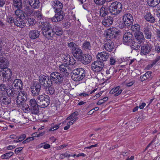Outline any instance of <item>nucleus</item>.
<instances>
[{
    "instance_id": "obj_1",
    "label": "nucleus",
    "mask_w": 160,
    "mask_h": 160,
    "mask_svg": "<svg viewBox=\"0 0 160 160\" xmlns=\"http://www.w3.org/2000/svg\"><path fill=\"white\" fill-rule=\"evenodd\" d=\"M39 26L42 28L44 36L49 39H51L54 34L60 36L63 33L62 28L58 26H55L52 29L51 25L48 22L39 21Z\"/></svg>"
},
{
    "instance_id": "obj_2",
    "label": "nucleus",
    "mask_w": 160,
    "mask_h": 160,
    "mask_svg": "<svg viewBox=\"0 0 160 160\" xmlns=\"http://www.w3.org/2000/svg\"><path fill=\"white\" fill-rule=\"evenodd\" d=\"M133 21L132 15L129 13H124L123 16L122 21H120L119 23V27L123 28L125 26L128 28L132 25Z\"/></svg>"
},
{
    "instance_id": "obj_3",
    "label": "nucleus",
    "mask_w": 160,
    "mask_h": 160,
    "mask_svg": "<svg viewBox=\"0 0 160 160\" xmlns=\"http://www.w3.org/2000/svg\"><path fill=\"white\" fill-rule=\"evenodd\" d=\"M72 79L75 81L82 80L85 76V71L82 68H78L73 70L71 73Z\"/></svg>"
},
{
    "instance_id": "obj_4",
    "label": "nucleus",
    "mask_w": 160,
    "mask_h": 160,
    "mask_svg": "<svg viewBox=\"0 0 160 160\" xmlns=\"http://www.w3.org/2000/svg\"><path fill=\"white\" fill-rule=\"evenodd\" d=\"M37 99L38 104L42 108L47 107L50 101V97L44 94L38 96Z\"/></svg>"
},
{
    "instance_id": "obj_5",
    "label": "nucleus",
    "mask_w": 160,
    "mask_h": 160,
    "mask_svg": "<svg viewBox=\"0 0 160 160\" xmlns=\"http://www.w3.org/2000/svg\"><path fill=\"white\" fill-rule=\"evenodd\" d=\"M122 8L121 3L118 2H114L111 3L109 6L110 12L112 14L117 15L121 12Z\"/></svg>"
},
{
    "instance_id": "obj_6",
    "label": "nucleus",
    "mask_w": 160,
    "mask_h": 160,
    "mask_svg": "<svg viewBox=\"0 0 160 160\" xmlns=\"http://www.w3.org/2000/svg\"><path fill=\"white\" fill-rule=\"evenodd\" d=\"M63 75L59 72H54L52 73L50 76V81L52 83L59 84L63 81Z\"/></svg>"
},
{
    "instance_id": "obj_7",
    "label": "nucleus",
    "mask_w": 160,
    "mask_h": 160,
    "mask_svg": "<svg viewBox=\"0 0 160 160\" xmlns=\"http://www.w3.org/2000/svg\"><path fill=\"white\" fill-rule=\"evenodd\" d=\"M41 88V85L38 82H35L32 84L30 89L32 96L35 97L39 95Z\"/></svg>"
},
{
    "instance_id": "obj_8",
    "label": "nucleus",
    "mask_w": 160,
    "mask_h": 160,
    "mask_svg": "<svg viewBox=\"0 0 160 160\" xmlns=\"http://www.w3.org/2000/svg\"><path fill=\"white\" fill-rule=\"evenodd\" d=\"M104 67V64L100 61H96L92 63V70L95 72L101 71Z\"/></svg>"
},
{
    "instance_id": "obj_9",
    "label": "nucleus",
    "mask_w": 160,
    "mask_h": 160,
    "mask_svg": "<svg viewBox=\"0 0 160 160\" xmlns=\"http://www.w3.org/2000/svg\"><path fill=\"white\" fill-rule=\"evenodd\" d=\"M3 70V72H2L3 80L9 82H11L12 80V70L8 68Z\"/></svg>"
},
{
    "instance_id": "obj_10",
    "label": "nucleus",
    "mask_w": 160,
    "mask_h": 160,
    "mask_svg": "<svg viewBox=\"0 0 160 160\" xmlns=\"http://www.w3.org/2000/svg\"><path fill=\"white\" fill-rule=\"evenodd\" d=\"M52 7L54 10L55 12H63L62 9L63 7L62 4L58 0L52 2L51 3Z\"/></svg>"
},
{
    "instance_id": "obj_11",
    "label": "nucleus",
    "mask_w": 160,
    "mask_h": 160,
    "mask_svg": "<svg viewBox=\"0 0 160 160\" xmlns=\"http://www.w3.org/2000/svg\"><path fill=\"white\" fill-rule=\"evenodd\" d=\"M39 83L43 86L44 87L48 85L52 84L51 82L50 81V78L44 75H40L39 77Z\"/></svg>"
},
{
    "instance_id": "obj_12",
    "label": "nucleus",
    "mask_w": 160,
    "mask_h": 160,
    "mask_svg": "<svg viewBox=\"0 0 160 160\" xmlns=\"http://www.w3.org/2000/svg\"><path fill=\"white\" fill-rule=\"evenodd\" d=\"M133 37L132 34L130 32L125 33L123 37V42L124 44L128 45L133 43Z\"/></svg>"
},
{
    "instance_id": "obj_13",
    "label": "nucleus",
    "mask_w": 160,
    "mask_h": 160,
    "mask_svg": "<svg viewBox=\"0 0 160 160\" xmlns=\"http://www.w3.org/2000/svg\"><path fill=\"white\" fill-rule=\"evenodd\" d=\"M92 58V56L89 54H82L80 55L78 59L83 64H87L91 62Z\"/></svg>"
},
{
    "instance_id": "obj_14",
    "label": "nucleus",
    "mask_w": 160,
    "mask_h": 160,
    "mask_svg": "<svg viewBox=\"0 0 160 160\" xmlns=\"http://www.w3.org/2000/svg\"><path fill=\"white\" fill-rule=\"evenodd\" d=\"M27 95L26 92L24 91H22L19 92H18L17 97L16 103H20L22 102H24L27 99Z\"/></svg>"
},
{
    "instance_id": "obj_15",
    "label": "nucleus",
    "mask_w": 160,
    "mask_h": 160,
    "mask_svg": "<svg viewBox=\"0 0 160 160\" xmlns=\"http://www.w3.org/2000/svg\"><path fill=\"white\" fill-rule=\"evenodd\" d=\"M118 32V31L116 28H110L107 31L106 34L107 38H110V39L111 40L115 38Z\"/></svg>"
},
{
    "instance_id": "obj_16",
    "label": "nucleus",
    "mask_w": 160,
    "mask_h": 160,
    "mask_svg": "<svg viewBox=\"0 0 160 160\" xmlns=\"http://www.w3.org/2000/svg\"><path fill=\"white\" fill-rule=\"evenodd\" d=\"M151 46L149 44H144L141 46V54L142 55L148 54L151 51Z\"/></svg>"
},
{
    "instance_id": "obj_17",
    "label": "nucleus",
    "mask_w": 160,
    "mask_h": 160,
    "mask_svg": "<svg viewBox=\"0 0 160 160\" xmlns=\"http://www.w3.org/2000/svg\"><path fill=\"white\" fill-rule=\"evenodd\" d=\"M55 12L56 13L54 16L52 18V21L54 22H58L62 21L64 17L63 12Z\"/></svg>"
},
{
    "instance_id": "obj_18",
    "label": "nucleus",
    "mask_w": 160,
    "mask_h": 160,
    "mask_svg": "<svg viewBox=\"0 0 160 160\" xmlns=\"http://www.w3.org/2000/svg\"><path fill=\"white\" fill-rule=\"evenodd\" d=\"M114 47V42L111 39H108L104 45V48L105 50L108 52H111Z\"/></svg>"
},
{
    "instance_id": "obj_19",
    "label": "nucleus",
    "mask_w": 160,
    "mask_h": 160,
    "mask_svg": "<svg viewBox=\"0 0 160 160\" xmlns=\"http://www.w3.org/2000/svg\"><path fill=\"white\" fill-rule=\"evenodd\" d=\"M23 18L17 17L15 18L14 22V24L17 27L22 28H24L25 25V22L22 20Z\"/></svg>"
},
{
    "instance_id": "obj_20",
    "label": "nucleus",
    "mask_w": 160,
    "mask_h": 160,
    "mask_svg": "<svg viewBox=\"0 0 160 160\" xmlns=\"http://www.w3.org/2000/svg\"><path fill=\"white\" fill-rule=\"evenodd\" d=\"M110 54L106 52H102L99 53L97 55V57L99 61H106L109 58Z\"/></svg>"
},
{
    "instance_id": "obj_21",
    "label": "nucleus",
    "mask_w": 160,
    "mask_h": 160,
    "mask_svg": "<svg viewBox=\"0 0 160 160\" xmlns=\"http://www.w3.org/2000/svg\"><path fill=\"white\" fill-rule=\"evenodd\" d=\"M145 38L147 39H150L152 38V32L149 27L145 25L143 30Z\"/></svg>"
},
{
    "instance_id": "obj_22",
    "label": "nucleus",
    "mask_w": 160,
    "mask_h": 160,
    "mask_svg": "<svg viewBox=\"0 0 160 160\" xmlns=\"http://www.w3.org/2000/svg\"><path fill=\"white\" fill-rule=\"evenodd\" d=\"M59 69L61 73L66 74V75L68 74L69 67L67 63H63L59 66Z\"/></svg>"
},
{
    "instance_id": "obj_23",
    "label": "nucleus",
    "mask_w": 160,
    "mask_h": 160,
    "mask_svg": "<svg viewBox=\"0 0 160 160\" xmlns=\"http://www.w3.org/2000/svg\"><path fill=\"white\" fill-rule=\"evenodd\" d=\"M9 62L8 60L5 58H0V68L4 69L8 68Z\"/></svg>"
},
{
    "instance_id": "obj_24",
    "label": "nucleus",
    "mask_w": 160,
    "mask_h": 160,
    "mask_svg": "<svg viewBox=\"0 0 160 160\" xmlns=\"http://www.w3.org/2000/svg\"><path fill=\"white\" fill-rule=\"evenodd\" d=\"M113 19L111 16H108L104 18L102 21V24L105 27H109L111 25L113 22Z\"/></svg>"
},
{
    "instance_id": "obj_25",
    "label": "nucleus",
    "mask_w": 160,
    "mask_h": 160,
    "mask_svg": "<svg viewBox=\"0 0 160 160\" xmlns=\"http://www.w3.org/2000/svg\"><path fill=\"white\" fill-rule=\"evenodd\" d=\"M135 38L138 41V43L139 44L142 43L144 40V36L142 32H138L134 34Z\"/></svg>"
},
{
    "instance_id": "obj_26",
    "label": "nucleus",
    "mask_w": 160,
    "mask_h": 160,
    "mask_svg": "<svg viewBox=\"0 0 160 160\" xmlns=\"http://www.w3.org/2000/svg\"><path fill=\"white\" fill-rule=\"evenodd\" d=\"M144 18L148 22L151 23L154 22L155 19L150 12H147L144 14Z\"/></svg>"
},
{
    "instance_id": "obj_27",
    "label": "nucleus",
    "mask_w": 160,
    "mask_h": 160,
    "mask_svg": "<svg viewBox=\"0 0 160 160\" xmlns=\"http://www.w3.org/2000/svg\"><path fill=\"white\" fill-rule=\"evenodd\" d=\"M12 85L15 88L21 90L23 87V83L20 79H17L14 81Z\"/></svg>"
},
{
    "instance_id": "obj_28",
    "label": "nucleus",
    "mask_w": 160,
    "mask_h": 160,
    "mask_svg": "<svg viewBox=\"0 0 160 160\" xmlns=\"http://www.w3.org/2000/svg\"><path fill=\"white\" fill-rule=\"evenodd\" d=\"M1 102L2 104L8 105L11 103V99L8 96H2L1 97Z\"/></svg>"
},
{
    "instance_id": "obj_29",
    "label": "nucleus",
    "mask_w": 160,
    "mask_h": 160,
    "mask_svg": "<svg viewBox=\"0 0 160 160\" xmlns=\"http://www.w3.org/2000/svg\"><path fill=\"white\" fill-rule=\"evenodd\" d=\"M7 93L11 97L14 98H17L18 94L19 91L17 92V91L15 90L13 88H8V90H7Z\"/></svg>"
},
{
    "instance_id": "obj_30",
    "label": "nucleus",
    "mask_w": 160,
    "mask_h": 160,
    "mask_svg": "<svg viewBox=\"0 0 160 160\" xmlns=\"http://www.w3.org/2000/svg\"><path fill=\"white\" fill-rule=\"evenodd\" d=\"M28 2L31 6L34 9H37L39 7V0H29Z\"/></svg>"
},
{
    "instance_id": "obj_31",
    "label": "nucleus",
    "mask_w": 160,
    "mask_h": 160,
    "mask_svg": "<svg viewBox=\"0 0 160 160\" xmlns=\"http://www.w3.org/2000/svg\"><path fill=\"white\" fill-rule=\"evenodd\" d=\"M122 92V90L120 88L119 86L113 88L110 92L111 94H114V96H117L120 95Z\"/></svg>"
},
{
    "instance_id": "obj_32",
    "label": "nucleus",
    "mask_w": 160,
    "mask_h": 160,
    "mask_svg": "<svg viewBox=\"0 0 160 160\" xmlns=\"http://www.w3.org/2000/svg\"><path fill=\"white\" fill-rule=\"evenodd\" d=\"M39 35V32L37 30H31L29 34L30 38L32 39H35L38 37Z\"/></svg>"
},
{
    "instance_id": "obj_33",
    "label": "nucleus",
    "mask_w": 160,
    "mask_h": 160,
    "mask_svg": "<svg viewBox=\"0 0 160 160\" xmlns=\"http://www.w3.org/2000/svg\"><path fill=\"white\" fill-rule=\"evenodd\" d=\"M151 73V72L150 71L147 72L144 75L140 76V80L142 81H143L147 79L148 80H151L152 78Z\"/></svg>"
},
{
    "instance_id": "obj_34",
    "label": "nucleus",
    "mask_w": 160,
    "mask_h": 160,
    "mask_svg": "<svg viewBox=\"0 0 160 160\" xmlns=\"http://www.w3.org/2000/svg\"><path fill=\"white\" fill-rule=\"evenodd\" d=\"M18 106L20 107L24 112L28 111L30 110L28 104L24 102H22L20 103H17Z\"/></svg>"
},
{
    "instance_id": "obj_35",
    "label": "nucleus",
    "mask_w": 160,
    "mask_h": 160,
    "mask_svg": "<svg viewBox=\"0 0 160 160\" xmlns=\"http://www.w3.org/2000/svg\"><path fill=\"white\" fill-rule=\"evenodd\" d=\"M99 12L101 16L104 17L108 14V8L105 6H102L100 9Z\"/></svg>"
},
{
    "instance_id": "obj_36",
    "label": "nucleus",
    "mask_w": 160,
    "mask_h": 160,
    "mask_svg": "<svg viewBox=\"0 0 160 160\" xmlns=\"http://www.w3.org/2000/svg\"><path fill=\"white\" fill-rule=\"evenodd\" d=\"M92 46L90 42L88 41H85L82 44V48L85 51H88L91 50Z\"/></svg>"
},
{
    "instance_id": "obj_37",
    "label": "nucleus",
    "mask_w": 160,
    "mask_h": 160,
    "mask_svg": "<svg viewBox=\"0 0 160 160\" xmlns=\"http://www.w3.org/2000/svg\"><path fill=\"white\" fill-rule=\"evenodd\" d=\"M13 5L15 8H22V0H12Z\"/></svg>"
},
{
    "instance_id": "obj_38",
    "label": "nucleus",
    "mask_w": 160,
    "mask_h": 160,
    "mask_svg": "<svg viewBox=\"0 0 160 160\" xmlns=\"http://www.w3.org/2000/svg\"><path fill=\"white\" fill-rule=\"evenodd\" d=\"M21 8H17L15 11V15L19 18H24L25 17V12L21 10Z\"/></svg>"
},
{
    "instance_id": "obj_39",
    "label": "nucleus",
    "mask_w": 160,
    "mask_h": 160,
    "mask_svg": "<svg viewBox=\"0 0 160 160\" xmlns=\"http://www.w3.org/2000/svg\"><path fill=\"white\" fill-rule=\"evenodd\" d=\"M8 88V85L4 83L0 84V92L2 94L7 92V90Z\"/></svg>"
},
{
    "instance_id": "obj_40",
    "label": "nucleus",
    "mask_w": 160,
    "mask_h": 160,
    "mask_svg": "<svg viewBox=\"0 0 160 160\" xmlns=\"http://www.w3.org/2000/svg\"><path fill=\"white\" fill-rule=\"evenodd\" d=\"M51 84L48 85L46 87H45V89L47 93L49 94H52L55 92L54 88L51 87Z\"/></svg>"
},
{
    "instance_id": "obj_41",
    "label": "nucleus",
    "mask_w": 160,
    "mask_h": 160,
    "mask_svg": "<svg viewBox=\"0 0 160 160\" xmlns=\"http://www.w3.org/2000/svg\"><path fill=\"white\" fill-rule=\"evenodd\" d=\"M34 15L38 20H43L45 18L41 12L38 10L34 12Z\"/></svg>"
},
{
    "instance_id": "obj_42",
    "label": "nucleus",
    "mask_w": 160,
    "mask_h": 160,
    "mask_svg": "<svg viewBox=\"0 0 160 160\" xmlns=\"http://www.w3.org/2000/svg\"><path fill=\"white\" fill-rule=\"evenodd\" d=\"M160 3V0H148V3L151 7H154Z\"/></svg>"
},
{
    "instance_id": "obj_43",
    "label": "nucleus",
    "mask_w": 160,
    "mask_h": 160,
    "mask_svg": "<svg viewBox=\"0 0 160 160\" xmlns=\"http://www.w3.org/2000/svg\"><path fill=\"white\" fill-rule=\"evenodd\" d=\"M72 52L75 57L77 56V54H78V56L79 58L80 57V55L81 54H82V50L78 46L74 50L72 51Z\"/></svg>"
},
{
    "instance_id": "obj_44",
    "label": "nucleus",
    "mask_w": 160,
    "mask_h": 160,
    "mask_svg": "<svg viewBox=\"0 0 160 160\" xmlns=\"http://www.w3.org/2000/svg\"><path fill=\"white\" fill-rule=\"evenodd\" d=\"M29 26H32L36 24L37 21L35 19L33 18H28L27 19Z\"/></svg>"
},
{
    "instance_id": "obj_45",
    "label": "nucleus",
    "mask_w": 160,
    "mask_h": 160,
    "mask_svg": "<svg viewBox=\"0 0 160 160\" xmlns=\"http://www.w3.org/2000/svg\"><path fill=\"white\" fill-rule=\"evenodd\" d=\"M13 152H9L1 155V158L3 159H8L13 156Z\"/></svg>"
},
{
    "instance_id": "obj_46",
    "label": "nucleus",
    "mask_w": 160,
    "mask_h": 160,
    "mask_svg": "<svg viewBox=\"0 0 160 160\" xmlns=\"http://www.w3.org/2000/svg\"><path fill=\"white\" fill-rule=\"evenodd\" d=\"M131 30L136 33L138 32H140V26L137 24L132 25L131 27Z\"/></svg>"
},
{
    "instance_id": "obj_47",
    "label": "nucleus",
    "mask_w": 160,
    "mask_h": 160,
    "mask_svg": "<svg viewBox=\"0 0 160 160\" xmlns=\"http://www.w3.org/2000/svg\"><path fill=\"white\" fill-rule=\"evenodd\" d=\"M68 46L69 48L71 50L72 52L77 47V45L73 42H71L68 43Z\"/></svg>"
},
{
    "instance_id": "obj_48",
    "label": "nucleus",
    "mask_w": 160,
    "mask_h": 160,
    "mask_svg": "<svg viewBox=\"0 0 160 160\" xmlns=\"http://www.w3.org/2000/svg\"><path fill=\"white\" fill-rule=\"evenodd\" d=\"M38 102H37L36 100L34 99H31L29 102V105H30L31 108L36 107L38 106H39V104H38Z\"/></svg>"
},
{
    "instance_id": "obj_49",
    "label": "nucleus",
    "mask_w": 160,
    "mask_h": 160,
    "mask_svg": "<svg viewBox=\"0 0 160 160\" xmlns=\"http://www.w3.org/2000/svg\"><path fill=\"white\" fill-rule=\"evenodd\" d=\"M132 42L133 43H132V44L131 45V47L132 48L135 50H137L140 48L141 44H139L138 42H135L133 41Z\"/></svg>"
},
{
    "instance_id": "obj_50",
    "label": "nucleus",
    "mask_w": 160,
    "mask_h": 160,
    "mask_svg": "<svg viewBox=\"0 0 160 160\" xmlns=\"http://www.w3.org/2000/svg\"><path fill=\"white\" fill-rule=\"evenodd\" d=\"M39 106L31 108V112L32 114L35 115L38 114L39 112Z\"/></svg>"
},
{
    "instance_id": "obj_51",
    "label": "nucleus",
    "mask_w": 160,
    "mask_h": 160,
    "mask_svg": "<svg viewBox=\"0 0 160 160\" xmlns=\"http://www.w3.org/2000/svg\"><path fill=\"white\" fill-rule=\"evenodd\" d=\"M15 19L13 17L7 18L6 19L7 22L10 24H12L14 22Z\"/></svg>"
},
{
    "instance_id": "obj_52",
    "label": "nucleus",
    "mask_w": 160,
    "mask_h": 160,
    "mask_svg": "<svg viewBox=\"0 0 160 160\" xmlns=\"http://www.w3.org/2000/svg\"><path fill=\"white\" fill-rule=\"evenodd\" d=\"M76 61L74 58L72 57H71L69 58V62L68 65H73L76 63Z\"/></svg>"
},
{
    "instance_id": "obj_53",
    "label": "nucleus",
    "mask_w": 160,
    "mask_h": 160,
    "mask_svg": "<svg viewBox=\"0 0 160 160\" xmlns=\"http://www.w3.org/2000/svg\"><path fill=\"white\" fill-rule=\"evenodd\" d=\"M94 1L96 4L101 5L103 4L105 2V0H94Z\"/></svg>"
},
{
    "instance_id": "obj_54",
    "label": "nucleus",
    "mask_w": 160,
    "mask_h": 160,
    "mask_svg": "<svg viewBox=\"0 0 160 160\" xmlns=\"http://www.w3.org/2000/svg\"><path fill=\"white\" fill-rule=\"evenodd\" d=\"M114 70V68L110 67L106 71V72L107 74H109L110 73H113Z\"/></svg>"
},
{
    "instance_id": "obj_55",
    "label": "nucleus",
    "mask_w": 160,
    "mask_h": 160,
    "mask_svg": "<svg viewBox=\"0 0 160 160\" xmlns=\"http://www.w3.org/2000/svg\"><path fill=\"white\" fill-rule=\"evenodd\" d=\"M59 124L55 125V126H52L51 128L49 130V131H54L57 129L59 128Z\"/></svg>"
},
{
    "instance_id": "obj_56",
    "label": "nucleus",
    "mask_w": 160,
    "mask_h": 160,
    "mask_svg": "<svg viewBox=\"0 0 160 160\" xmlns=\"http://www.w3.org/2000/svg\"><path fill=\"white\" fill-rule=\"evenodd\" d=\"M26 137V135L23 134L21 135L18 139V141L20 142L23 140Z\"/></svg>"
},
{
    "instance_id": "obj_57",
    "label": "nucleus",
    "mask_w": 160,
    "mask_h": 160,
    "mask_svg": "<svg viewBox=\"0 0 160 160\" xmlns=\"http://www.w3.org/2000/svg\"><path fill=\"white\" fill-rule=\"evenodd\" d=\"M22 150V147H19V148H18L15 149V152L16 154H18Z\"/></svg>"
},
{
    "instance_id": "obj_58",
    "label": "nucleus",
    "mask_w": 160,
    "mask_h": 160,
    "mask_svg": "<svg viewBox=\"0 0 160 160\" xmlns=\"http://www.w3.org/2000/svg\"><path fill=\"white\" fill-rule=\"evenodd\" d=\"M25 10L26 11L29 12L30 15L31 14L32 12V11L30 8V7L29 6H26L25 8Z\"/></svg>"
},
{
    "instance_id": "obj_59",
    "label": "nucleus",
    "mask_w": 160,
    "mask_h": 160,
    "mask_svg": "<svg viewBox=\"0 0 160 160\" xmlns=\"http://www.w3.org/2000/svg\"><path fill=\"white\" fill-rule=\"evenodd\" d=\"M116 62L115 59L113 58H111L110 59V64L111 65L114 64Z\"/></svg>"
},
{
    "instance_id": "obj_60",
    "label": "nucleus",
    "mask_w": 160,
    "mask_h": 160,
    "mask_svg": "<svg viewBox=\"0 0 160 160\" xmlns=\"http://www.w3.org/2000/svg\"><path fill=\"white\" fill-rule=\"evenodd\" d=\"M155 50L158 52H160V45H156L155 46Z\"/></svg>"
},
{
    "instance_id": "obj_61",
    "label": "nucleus",
    "mask_w": 160,
    "mask_h": 160,
    "mask_svg": "<svg viewBox=\"0 0 160 160\" xmlns=\"http://www.w3.org/2000/svg\"><path fill=\"white\" fill-rule=\"evenodd\" d=\"M89 95V94H88L87 93H86V92H84L82 93H80L78 96L81 97H87Z\"/></svg>"
},
{
    "instance_id": "obj_62",
    "label": "nucleus",
    "mask_w": 160,
    "mask_h": 160,
    "mask_svg": "<svg viewBox=\"0 0 160 160\" xmlns=\"http://www.w3.org/2000/svg\"><path fill=\"white\" fill-rule=\"evenodd\" d=\"M78 115V112H75L72 114L71 115V117L72 118H76V117Z\"/></svg>"
},
{
    "instance_id": "obj_63",
    "label": "nucleus",
    "mask_w": 160,
    "mask_h": 160,
    "mask_svg": "<svg viewBox=\"0 0 160 160\" xmlns=\"http://www.w3.org/2000/svg\"><path fill=\"white\" fill-rule=\"evenodd\" d=\"M68 145L67 144H64L60 146L59 147H58V149L59 150H60L61 149H62L64 148H65Z\"/></svg>"
},
{
    "instance_id": "obj_64",
    "label": "nucleus",
    "mask_w": 160,
    "mask_h": 160,
    "mask_svg": "<svg viewBox=\"0 0 160 160\" xmlns=\"http://www.w3.org/2000/svg\"><path fill=\"white\" fill-rule=\"evenodd\" d=\"M158 59L157 58H156L155 59L153 60L152 61V65H153V66L156 63H158Z\"/></svg>"
}]
</instances>
